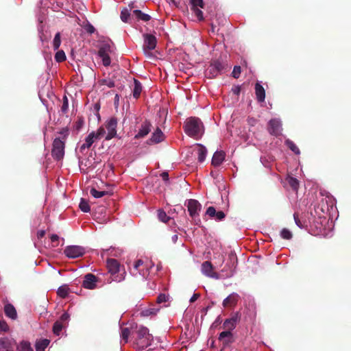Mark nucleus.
<instances>
[{
	"label": "nucleus",
	"mask_w": 351,
	"mask_h": 351,
	"mask_svg": "<svg viewBox=\"0 0 351 351\" xmlns=\"http://www.w3.org/2000/svg\"><path fill=\"white\" fill-rule=\"evenodd\" d=\"M185 133L190 137L197 138L204 133V125L200 119L191 117L186 119L184 125Z\"/></svg>",
	"instance_id": "1"
},
{
	"label": "nucleus",
	"mask_w": 351,
	"mask_h": 351,
	"mask_svg": "<svg viewBox=\"0 0 351 351\" xmlns=\"http://www.w3.org/2000/svg\"><path fill=\"white\" fill-rule=\"evenodd\" d=\"M228 64L219 60H213L210 62L206 71V75L208 78L213 79L219 75L224 73L228 69Z\"/></svg>",
	"instance_id": "2"
},
{
	"label": "nucleus",
	"mask_w": 351,
	"mask_h": 351,
	"mask_svg": "<svg viewBox=\"0 0 351 351\" xmlns=\"http://www.w3.org/2000/svg\"><path fill=\"white\" fill-rule=\"evenodd\" d=\"M107 267L109 273H110L112 276V279L108 280V282L110 283L112 281L115 282H121L125 279V271L123 270V272L120 274H117L120 271V264L117 260L114 258H108L107 260Z\"/></svg>",
	"instance_id": "3"
},
{
	"label": "nucleus",
	"mask_w": 351,
	"mask_h": 351,
	"mask_svg": "<svg viewBox=\"0 0 351 351\" xmlns=\"http://www.w3.org/2000/svg\"><path fill=\"white\" fill-rule=\"evenodd\" d=\"M237 266V257L234 253L231 252L228 255L227 263L224 267L221 270L223 278H228L232 277Z\"/></svg>",
	"instance_id": "4"
},
{
	"label": "nucleus",
	"mask_w": 351,
	"mask_h": 351,
	"mask_svg": "<svg viewBox=\"0 0 351 351\" xmlns=\"http://www.w3.org/2000/svg\"><path fill=\"white\" fill-rule=\"evenodd\" d=\"M65 141L60 137L54 138L52 144L51 156L56 160H60L64 158Z\"/></svg>",
	"instance_id": "5"
},
{
	"label": "nucleus",
	"mask_w": 351,
	"mask_h": 351,
	"mask_svg": "<svg viewBox=\"0 0 351 351\" xmlns=\"http://www.w3.org/2000/svg\"><path fill=\"white\" fill-rule=\"evenodd\" d=\"M136 332L138 344L142 348L148 347L152 341V336L149 333L148 328L141 326Z\"/></svg>",
	"instance_id": "6"
},
{
	"label": "nucleus",
	"mask_w": 351,
	"mask_h": 351,
	"mask_svg": "<svg viewBox=\"0 0 351 351\" xmlns=\"http://www.w3.org/2000/svg\"><path fill=\"white\" fill-rule=\"evenodd\" d=\"M85 253V249L80 245H69L64 250V254L69 258H77L82 256Z\"/></svg>",
	"instance_id": "7"
},
{
	"label": "nucleus",
	"mask_w": 351,
	"mask_h": 351,
	"mask_svg": "<svg viewBox=\"0 0 351 351\" xmlns=\"http://www.w3.org/2000/svg\"><path fill=\"white\" fill-rule=\"evenodd\" d=\"M189 213V215L194 219L198 217L202 209L201 204L196 199H190L185 203Z\"/></svg>",
	"instance_id": "8"
},
{
	"label": "nucleus",
	"mask_w": 351,
	"mask_h": 351,
	"mask_svg": "<svg viewBox=\"0 0 351 351\" xmlns=\"http://www.w3.org/2000/svg\"><path fill=\"white\" fill-rule=\"evenodd\" d=\"M117 119L114 117L110 118L105 124L108 134L105 140L109 141L117 136Z\"/></svg>",
	"instance_id": "9"
},
{
	"label": "nucleus",
	"mask_w": 351,
	"mask_h": 351,
	"mask_svg": "<svg viewBox=\"0 0 351 351\" xmlns=\"http://www.w3.org/2000/svg\"><path fill=\"white\" fill-rule=\"evenodd\" d=\"M201 271L204 276L210 278L218 280L221 278L220 275L215 271L212 263L208 261L202 263Z\"/></svg>",
	"instance_id": "10"
},
{
	"label": "nucleus",
	"mask_w": 351,
	"mask_h": 351,
	"mask_svg": "<svg viewBox=\"0 0 351 351\" xmlns=\"http://www.w3.org/2000/svg\"><path fill=\"white\" fill-rule=\"evenodd\" d=\"M110 52V46L109 44H104L100 47L98 51V56L101 58L103 65L108 66L110 64L111 60L109 56Z\"/></svg>",
	"instance_id": "11"
},
{
	"label": "nucleus",
	"mask_w": 351,
	"mask_h": 351,
	"mask_svg": "<svg viewBox=\"0 0 351 351\" xmlns=\"http://www.w3.org/2000/svg\"><path fill=\"white\" fill-rule=\"evenodd\" d=\"M98 278L91 273H88L84 276L82 286L85 289H94L97 287Z\"/></svg>",
	"instance_id": "12"
},
{
	"label": "nucleus",
	"mask_w": 351,
	"mask_h": 351,
	"mask_svg": "<svg viewBox=\"0 0 351 351\" xmlns=\"http://www.w3.org/2000/svg\"><path fill=\"white\" fill-rule=\"evenodd\" d=\"M268 131L271 135L276 136L280 135L282 132L280 121L277 119L270 120L268 125Z\"/></svg>",
	"instance_id": "13"
},
{
	"label": "nucleus",
	"mask_w": 351,
	"mask_h": 351,
	"mask_svg": "<svg viewBox=\"0 0 351 351\" xmlns=\"http://www.w3.org/2000/svg\"><path fill=\"white\" fill-rule=\"evenodd\" d=\"M152 125L148 120H145L141 125V127L134 136V138L139 139L145 137L151 131Z\"/></svg>",
	"instance_id": "14"
},
{
	"label": "nucleus",
	"mask_w": 351,
	"mask_h": 351,
	"mask_svg": "<svg viewBox=\"0 0 351 351\" xmlns=\"http://www.w3.org/2000/svg\"><path fill=\"white\" fill-rule=\"evenodd\" d=\"M156 38L154 36L148 34L144 35L143 49L145 51L154 49L156 46Z\"/></svg>",
	"instance_id": "15"
},
{
	"label": "nucleus",
	"mask_w": 351,
	"mask_h": 351,
	"mask_svg": "<svg viewBox=\"0 0 351 351\" xmlns=\"http://www.w3.org/2000/svg\"><path fill=\"white\" fill-rule=\"evenodd\" d=\"M165 135L159 128L154 132L150 138L147 140V143L151 145L154 143H158L164 140Z\"/></svg>",
	"instance_id": "16"
},
{
	"label": "nucleus",
	"mask_w": 351,
	"mask_h": 351,
	"mask_svg": "<svg viewBox=\"0 0 351 351\" xmlns=\"http://www.w3.org/2000/svg\"><path fill=\"white\" fill-rule=\"evenodd\" d=\"M206 214L208 215L210 217L215 218L218 221L223 220L226 217L225 213L222 210L216 211L213 206L208 207L206 210Z\"/></svg>",
	"instance_id": "17"
},
{
	"label": "nucleus",
	"mask_w": 351,
	"mask_h": 351,
	"mask_svg": "<svg viewBox=\"0 0 351 351\" xmlns=\"http://www.w3.org/2000/svg\"><path fill=\"white\" fill-rule=\"evenodd\" d=\"M97 141L96 136H95V132H90L85 138V143L82 144L80 147V151L83 152L86 149L90 148L92 145Z\"/></svg>",
	"instance_id": "18"
},
{
	"label": "nucleus",
	"mask_w": 351,
	"mask_h": 351,
	"mask_svg": "<svg viewBox=\"0 0 351 351\" xmlns=\"http://www.w3.org/2000/svg\"><path fill=\"white\" fill-rule=\"evenodd\" d=\"M226 154L223 151H217L213 154L211 164L215 167L219 166L225 160Z\"/></svg>",
	"instance_id": "19"
},
{
	"label": "nucleus",
	"mask_w": 351,
	"mask_h": 351,
	"mask_svg": "<svg viewBox=\"0 0 351 351\" xmlns=\"http://www.w3.org/2000/svg\"><path fill=\"white\" fill-rule=\"evenodd\" d=\"M4 313L5 315L12 319L17 318V313L14 306L11 304H7L4 306Z\"/></svg>",
	"instance_id": "20"
},
{
	"label": "nucleus",
	"mask_w": 351,
	"mask_h": 351,
	"mask_svg": "<svg viewBox=\"0 0 351 351\" xmlns=\"http://www.w3.org/2000/svg\"><path fill=\"white\" fill-rule=\"evenodd\" d=\"M285 184L289 186L294 191H298L299 188V181L298 179L289 176L285 178Z\"/></svg>",
	"instance_id": "21"
},
{
	"label": "nucleus",
	"mask_w": 351,
	"mask_h": 351,
	"mask_svg": "<svg viewBox=\"0 0 351 351\" xmlns=\"http://www.w3.org/2000/svg\"><path fill=\"white\" fill-rule=\"evenodd\" d=\"M239 295L237 293H232L223 301V306L228 307L234 306L238 301Z\"/></svg>",
	"instance_id": "22"
},
{
	"label": "nucleus",
	"mask_w": 351,
	"mask_h": 351,
	"mask_svg": "<svg viewBox=\"0 0 351 351\" xmlns=\"http://www.w3.org/2000/svg\"><path fill=\"white\" fill-rule=\"evenodd\" d=\"M197 158H198L199 162H202L203 161H204V160L206 158V156L207 154V149L204 145H202L201 144H197Z\"/></svg>",
	"instance_id": "23"
},
{
	"label": "nucleus",
	"mask_w": 351,
	"mask_h": 351,
	"mask_svg": "<svg viewBox=\"0 0 351 351\" xmlns=\"http://www.w3.org/2000/svg\"><path fill=\"white\" fill-rule=\"evenodd\" d=\"M141 92V83L138 80L134 79V88L132 90L133 97L136 99H138L140 97Z\"/></svg>",
	"instance_id": "24"
},
{
	"label": "nucleus",
	"mask_w": 351,
	"mask_h": 351,
	"mask_svg": "<svg viewBox=\"0 0 351 351\" xmlns=\"http://www.w3.org/2000/svg\"><path fill=\"white\" fill-rule=\"evenodd\" d=\"M50 341L47 339H43L36 342V351H45L49 346Z\"/></svg>",
	"instance_id": "25"
},
{
	"label": "nucleus",
	"mask_w": 351,
	"mask_h": 351,
	"mask_svg": "<svg viewBox=\"0 0 351 351\" xmlns=\"http://www.w3.org/2000/svg\"><path fill=\"white\" fill-rule=\"evenodd\" d=\"M70 293V289L66 285L60 286L57 291L58 295L61 298H66Z\"/></svg>",
	"instance_id": "26"
},
{
	"label": "nucleus",
	"mask_w": 351,
	"mask_h": 351,
	"mask_svg": "<svg viewBox=\"0 0 351 351\" xmlns=\"http://www.w3.org/2000/svg\"><path fill=\"white\" fill-rule=\"evenodd\" d=\"M226 337L228 338V340H226V343H231L234 341L232 333L229 330L221 332L219 335V340H223Z\"/></svg>",
	"instance_id": "27"
},
{
	"label": "nucleus",
	"mask_w": 351,
	"mask_h": 351,
	"mask_svg": "<svg viewBox=\"0 0 351 351\" xmlns=\"http://www.w3.org/2000/svg\"><path fill=\"white\" fill-rule=\"evenodd\" d=\"M133 14L135 15L138 20H141L143 21L147 22L151 19V16L149 14L143 13L139 10H134Z\"/></svg>",
	"instance_id": "28"
},
{
	"label": "nucleus",
	"mask_w": 351,
	"mask_h": 351,
	"mask_svg": "<svg viewBox=\"0 0 351 351\" xmlns=\"http://www.w3.org/2000/svg\"><path fill=\"white\" fill-rule=\"evenodd\" d=\"M17 351H34L31 344L27 341H22L16 347Z\"/></svg>",
	"instance_id": "29"
},
{
	"label": "nucleus",
	"mask_w": 351,
	"mask_h": 351,
	"mask_svg": "<svg viewBox=\"0 0 351 351\" xmlns=\"http://www.w3.org/2000/svg\"><path fill=\"white\" fill-rule=\"evenodd\" d=\"M255 89L258 101L261 103L263 102V87L259 82H257L256 84Z\"/></svg>",
	"instance_id": "30"
},
{
	"label": "nucleus",
	"mask_w": 351,
	"mask_h": 351,
	"mask_svg": "<svg viewBox=\"0 0 351 351\" xmlns=\"http://www.w3.org/2000/svg\"><path fill=\"white\" fill-rule=\"evenodd\" d=\"M90 193L92 196H93L95 198H99L103 196H105L106 195H110L111 193L108 191H98L95 188H92L90 191Z\"/></svg>",
	"instance_id": "31"
},
{
	"label": "nucleus",
	"mask_w": 351,
	"mask_h": 351,
	"mask_svg": "<svg viewBox=\"0 0 351 351\" xmlns=\"http://www.w3.org/2000/svg\"><path fill=\"white\" fill-rule=\"evenodd\" d=\"M11 342L8 339H0V351H9Z\"/></svg>",
	"instance_id": "32"
},
{
	"label": "nucleus",
	"mask_w": 351,
	"mask_h": 351,
	"mask_svg": "<svg viewBox=\"0 0 351 351\" xmlns=\"http://www.w3.org/2000/svg\"><path fill=\"white\" fill-rule=\"evenodd\" d=\"M285 144L295 154H300V152L299 148L292 141L287 139L285 141Z\"/></svg>",
	"instance_id": "33"
},
{
	"label": "nucleus",
	"mask_w": 351,
	"mask_h": 351,
	"mask_svg": "<svg viewBox=\"0 0 351 351\" xmlns=\"http://www.w3.org/2000/svg\"><path fill=\"white\" fill-rule=\"evenodd\" d=\"M79 207L80 210L84 213H88L90 210L88 202L85 199L83 198H82L80 200Z\"/></svg>",
	"instance_id": "34"
},
{
	"label": "nucleus",
	"mask_w": 351,
	"mask_h": 351,
	"mask_svg": "<svg viewBox=\"0 0 351 351\" xmlns=\"http://www.w3.org/2000/svg\"><path fill=\"white\" fill-rule=\"evenodd\" d=\"M158 218L164 223H167L171 219V217L167 216V213L162 210H158Z\"/></svg>",
	"instance_id": "35"
},
{
	"label": "nucleus",
	"mask_w": 351,
	"mask_h": 351,
	"mask_svg": "<svg viewBox=\"0 0 351 351\" xmlns=\"http://www.w3.org/2000/svg\"><path fill=\"white\" fill-rule=\"evenodd\" d=\"M63 328L64 325L61 323V322L56 321L53 326V332L55 335H59Z\"/></svg>",
	"instance_id": "36"
},
{
	"label": "nucleus",
	"mask_w": 351,
	"mask_h": 351,
	"mask_svg": "<svg viewBox=\"0 0 351 351\" xmlns=\"http://www.w3.org/2000/svg\"><path fill=\"white\" fill-rule=\"evenodd\" d=\"M280 237L283 239L290 240L293 237L292 232L287 228H282L280 231Z\"/></svg>",
	"instance_id": "37"
},
{
	"label": "nucleus",
	"mask_w": 351,
	"mask_h": 351,
	"mask_svg": "<svg viewBox=\"0 0 351 351\" xmlns=\"http://www.w3.org/2000/svg\"><path fill=\"white\" fill-rule=\"evenodd\" d=\"M61 44V36L60 33L58 32L56 34L53 40V47L54 50L58 49Z\"/></svg>",
	"instance_id": "38"
},
{
	"label": "nucleus",
	"mask_w": 351,
	"mask_h": 351,
	"mask_svg": "<svg viewBox=\"0 0 351 351\" xmlns=\"http://www.w3.org/2000/svg\"><path fill=\"white\" fill-rule=\"evenodd\" d=\"M84 125V120L83 117H78L77 121L75 122L73 128L77 131L79 132Z\"/></svg>",
	"instance_id": "39"
},
{
	"label": "nucleus",
	"mask_w": 351,
	"mask_h": 351,
	"mask_svg": "<svg viewBox=\"0 0 351 351\" xmlns=\"http://www.w3.org/2000/svg\"><path fill=\"white\" fill-rule=\"evenodd\" d=\"M55 60L58 62H62L66 60V55L64 51H58L55 55Z\"/></svg>",
	"instance_id": "40"
},
{
	"label": "nucleus",
	"mask_w": 351,
	"mask_h": 351,
	"mask_svg": "<svg viewBox=\"0 0 351 351\" xmlns=\"http://www.w3.org/2000/svg\"><path fill=\"white\" fill-rule=\"evenodd\" d=\"M69 110V100L66 95H64L62 98V105L61 106V112L63 114L67 113Z\"/></svg>",
	"instance_id": "41"
},
{
	"label": "nucleus",
	"mask_w": 351,
	"mask_h": 351,
	"mask_svg": "<svg viewBox=\"0 0 351 351\" xmlns=\"http://www.w3.org/2000/svg\"><path fill=\"white\" fill-rule=\"evenodd\" d=\"M130 335V331L128 328H121V337L122 339L125 341V343L128 342Z\"/></svg>",
	"instance_id": "42"
},
{
	"label": "nucleus",
	"mask_w": 351,
	"mask_h": 351,
	"mask_svg": "<svg viewBox=\"0 0 351 351\" xmlns=\"http://www.w3.org/2000/svg\"><path fill=\"white\" fill-rule=\"evenodd\" d=\"M293 218H294L295 223L299 228H303L306 226L305 221H302L300 219L299 215L298 213H294Z\"/></svg>",
	"instance_id": "43"
},
{
	"label": "nucleus",
	"mask_w": 351,
	"mask_h": 351,
	"mask_svg": "<svg viewBox=\"0 0 351 351\" xmlns=\"http://www.w3.org/2000/svg\"><path fill=\"white\" fill-rule=\"evenodd\" d=\"M58 134L60 135L59 137H60L61 139L63 140L64 141H66L69 134V128L67 127L62 128L61 130L58 132Z\"/></svg>",
	"instance_id": "44"
},
{
	"label": "nucleus",
	"mask_w": 351,
	"mask_h": 351,
	"mask_svg": "<svg viewBox=\"0 0 351 351\" xmlns=\"http://www.w3.org/2000/svg\"><path fill=\"white\" fill-rule=\"evenodd\" d=\"M223 326L225 329L232 330L236 327V324L233 323L230 319H227L223 324Z\"/></svg>",
	"instance_id": "45"
},
{
	"label": "nucleus",
	"mask_w": 351,
	"mask_h": 351,
	"mask_svg": "<svg viewBox=\"0 0 351 351\" xmlns=\"http://www.w3.org/2000/svg\"><path fill=\"white\" fill-rule=\"evenodd\" d=\"M130 14L126 8L121 10V19L123 22H125V23L128 22V19H130Z\"/></svg>",
	"instance_id": "46"
},
{
	"label": "nucleus",
	"mask_w": 351,
	"mask_h": 351,
	"mask_svg": "<svg viewBox=\"0 0 351 351\" xmlns=\"http://www.w3.org/2000/svg\"><path fill=\"white\" fill-rule=\"evenodd\" d=\"M106 134V130L103 127H99L97 132H95V136L97 140L101 139Z\"/></svg>",
	"instance_id": "47"
},
{
	"label": "nucleus",
	"mask_w": 351,
	"mask_h": 351,
	"mask_svg": "<svg viewBox=\"0 0 351 351\" xmlns=\"http://www.w3.org/2000/svg\"><path fill=\"white\" fill-rule=\"evenodd\" d=\"M191 3L192 5V8H195L197 7L204 8V2L203 0H191Z\"/></svg>",
	"instance_id": "48"
},
{
	"label": "nucleus",
	"mask_w": 351,
	"mask_h": 351,
	"mask_svg": "<svg viewBox=\"0 0 351 351\" xmlns=\"http://www.w3.org/2000/svg\"><path fill=\"white\" fill-rule=\"evenodd\" d=\"M241 66H235L233 69L232 75L234 78H239L240 74H241Z\"/></svg>",
	"instance_id": "49"
},
{
	"label": "nucleus",
	"mask_w": 351,
	"mask_h": 351,
	"mask_svg": "<svg viewBox=\"0 0 351 351\" xmlns=\"http://www.w3.org/2000/svg\"><path fill=\"white\" fill-rule=\"evenodd\" d=\"M9 330V326L4 320H0V331L7 332Z\"/></svg>",
	"instance_id": "50"
},
{
	"label": "nucleus",
	"mask_w": 351,
	"mask_h": 351,
	"mask_svg": "<svg viewBox=\"0 0 351 351\" xmlns=\"http://www.w3.org/2000/svg\"><path fill=\"white\" fill-rule=\"evenodd\" d=\"M167 300L168 297L165 294L160 293L157 298V302L160 304L167 302Z\"/></svg>",
	"instance_id": "51"
},
{
	"label": "nucleus",
	"mask_w": 351,
	"mask_h": 351,
	"mask_svg": "<svg viewBox=\"0 0 351 351\" xmlns=\"http://www.w3.org/2000/svg\"><path fill=\"white\" fill-rule=\"evenodd\" d=\"M143 263H144V262L141 259H138L135 262V263L134 265V268L135 269L138 270L139 271L140 274H141V271L140 269V267L143 266Z\"/></svg>",
	"instance_id": "52"
},
{
	"label": "nucleus",
	"mask_w": 351,
	"mask_h": 351,
	"mask_svg": "<svg viewBox=\"0 0 351 351\" xmlns=\"http://www.w3.org/2000/svg\"><path fill=\"white\" fill-rule=\"evenodd\" d=\"M193 9L194 10L195 14L196 16L197 17V19L199 21H202L204 19L202 11L200 10L199 9H198L197 8H193Z\"/></svg>",
	"instance_id": "53"
},
{
	"label": "nucleus",
	"mask_w": 351,
	"mask_h": 351,
	"mask_svg": "<svg viewBox=\"0 0 351 351\" xmlns=\"http://www.w3.org/2000/svg\"><path fill=\"white\" fill-rule=\"evenodd\" d=\"M51 241L52 243H56L53 245V247H57L58 245L59 237L57 234H53L50 237Z\"/></svg>",
	"instance_id": "54"
},
{
	"label": "nucleus",
	"mask_w": 351,
	"mask_h": 351,
	"mask_svg": "<svg viewBox=\"0 0 351 351\" xmlns=\"http://www.w3.org/2000/svg\"><path fill=\"white\" fill-rule=\"evenodd\" d=\"M85 29L86 31L88 33V34H93L95 32V27H93V25H92L90 23H88L86 26H85Z\"/></svg>",
	"instance_id": "55"
},
{
	"label": "nucleus",
	"mask_w": 351,
	"mask_h": 351,
	"mask_svg": "<svg viewBox=\"0 0 351 351\" xmlns=\"http://www.w3.org/2000/svg\"><path fill=\"white\" fill-rule=\"evenodd\" d=\"M69 319V315L67 313H64L61 315V317L58 321H60L61 323L63 324L64 322H68Z\"/></svg>",
	"instance_id": "56"
},
{
	"label": "nucleus",
	"mask_w": 351,
	"mask_h": 351,
	"mask_svg": "<svg viewBox=\"0 0 351 351\" xmlns=\"http://www.w3.org/2000/svg\"><path fill=\"white\" fill-rule=\"evenodd\" d=\"M230 319L236 325H237V323L239 321L240 319V316L239 315L238 313H235L234 315H233L230 318Z\"/></svg>",
	"instance_id": "57"
},
{
	"label": "nucleus",
	"mask_w": 351,
	"mask_h": 351,
	"mask_svg": "<svg viewBox=\"0 0 351 351\" xmlns=\"http://www.w3.org/2000/svg\"><path fill=\"white\" fill-rule=\"evenodd\" d=\"M103 84L109 88H112L115 86L114 82L111 80H104Z\"/></svg>",
	"instance_id": "58"
},
{
	"label": "nucleus",
	"mask_w": 351,
	"mask_h": 351,
	"mask_svg": "<svg viewBox=\"0 0 351 351\" xmlns=\"http://www.w3.org/2000/svg\"><path fill=\"white\" fill-rule=\"evenodd\" d=\"M232 93L234 95H239L240 94V92H241V86H234L232 88Z\"/></svg>",
	"instance_id": "59"
},
{
	"label": "nucleus",
	"mask_w": 351,
	"mask_h": 351,
	"mask_svg": "<svg viewBox=\"0 0 351 351\" xmlns=\"http://www.w3.org/2000/svg\"><path fill=\"white\" fill-rule=\"evenodd\" d=\"M199 295H200L199 293H194L190 299V302L192 303L196 301L199 298Z\"/></svg>",
	"instance_id": "60"
},
{
	"label": "nucleus",
	"mask_w": 351,
	"mask_h": 351,
	"mask_svg": "<svg viewBox=\"0 0 351 351\" xmlns=\"http://www.w3.org/2000/svg\"><path fill=\"white\" fill-rule=\"evenodd\" d=\"M119 102V95L118 94H116L115 97H114V104L115 107H118Z\"/></svg>",
	"instance_id": "61"
},
{
	"label": "nucleus",
	"mask_w": 351,
	"mask_h": 351,
	"mask_svg": "<svg viewBox=\"0 0 351 351\" xmlns=\"http://www.w3.org/2000/svg\"><path fill=\"white\" fill-rule=\"evenodd\" d=\"M45 235V230H40L37 233V237L38 239L43 238Z\"/></svg>",
	"instance_id": "62"
},
{
	"label": "nucleus",
	"mask_w": 351,
	"mask_h": 351,
	"mask_svg": "<svg viewBox=\"0 0 351 351\" xmlns=\"http://www.w3.org/2000/svg\"><path fill=\"white\" fill-rule=\"evenodd\" d=\"M161 177H162V178L164 180H165V181H166V180H168V179H169V174H168V173H167V172H163V173H162V174H161Z\"/></svg>",
	"instance_id": "63"
},
{
	"label": "nucleus",
	"mask_w": 351,
	"mask_h": 351,
	"mask_svg": "<svg viewBox=\"0 0 351 351\" xmlns=\"http://www.w3.org/2000/svg\"><path fill=\"white\" fill-rule=\"evenodd\" d=\"M178 239V235H177V234H174V235H173V236H172V237H171V240H172V241H173V243H176V241H177Z\"/></svg>",
	"instance_id": "64"
}]
</instances>
